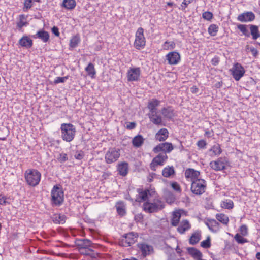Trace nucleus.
<instances>
[{
    "label": "nucleus",
    "instance_id": "f8f14e48",
    "mask_svg": "<svg viewBox=\"0 0 260 260\" xmlns=\"http://www.w3.org/2000/svg\"><path fill=\"white\" fill-rule=\"evenodd\" d=\"M168 159L166 154H159L155 157L150 164L151 169L153 171L156 170V167L158 165H164V162Z\"/></svg>",
    "mask_w": 260,
    "mask_h": 260
},
{
    "label": "nucleus",
    "instance_id": "7ed1b4c3",
    "mask_svg": "<svg viewBox=\"0 0 260 260\" xmlns=\"http://www.w3.org/2000/svg\"><path fill=\"white\" fill-rule=\"evenodd\" d=\"M41 174L37 170L28 169L24 173L25 179L27 183L31 186H36L40 182Z\"/></svg>",
    "mask_w": 260,
    "mask_h": 260
},
{
    "label": "nucleus",
    "instance_id": "3c124183",
    "mask_svg": "<svg viewBox=\"0 0 260 260\" xmlns=\"http://www.w3.org/2000/svg\"><path fill=\"white\" fill-rule=\"evenodd\" d=\"M57 159L60 162L63 163L68 159V158L67 154L62 153L59 154V155L57 158Z\"/></svg>",
    "mask_w": 260,
    "mask_h": 260
},
{
    "label": "nucleus",
    "instance_id": "ea45409f",
    "mask_svg": "<svg viewBox=\"0 0 260 260\" xmlns=\"http://www.w3.org/2000/svg\"><path fill=\"white\" fill-rule=\"evenodd\" d=\"M248 25H244V24H238L237 25V28L241 32L242 34L246 37H250V33L248 31V30L247 28V27Z\"/></svg>",
    "mask_w": 260,
    "mask_h": 260
},
{
    "label": "nucleus",
    "instance_id": "412c9836",
    "mask_svg": "<svg viewBox=\"0 0 260 260\" xmlns=\"http://www.w3.org/2000/svg\"><path fill=\"white\" fill-rule=\"evenodd\" d=\"M138 247L141 250L142 254L144 257L150 254L151 251L153 250L152 246L144 243L139 244Z\"/></svg>",
    "mask_w": 260,
    "mask_h": 260
},
{
    "label": "nucleus",
    "instance_id": "4d7b16f0",
    "mask_svg": "<svg viewBox=\"0 0 260 260\" xmlns=\"http://www.w3.org/2000/svg\"><path fill=\"white\" fill-rule=\"evenodd\" d=\"M28 22L24 21H19L17 23V27L19 30H21L23 26H26L28 25Z\"/></svg>",
    "mask_w": 260,
    "mask_h": 260
},
{
    "label": "nucleus",
    "instance_id": "f704fd0d",
    "mask_svg": "<svg viewBox=\"0 0 260 260\" xmlns=\"http://www.w3.org/2000/svg\"><path fill=\"white\" fill-rule=\"evenodd\" d=\"M65 216L61 214H55L52 217L53 222L56 224H63L65 222Z\"/></svg>",
    "mask_w": 260,
    "mask_h": 260
},
{
    "label": "nucleus",
    "instance_id": "4468645a",
    "mask_svg": "<svg viewBox=\"0 0 260 260\" xmlns=\"http://www.w3.org/2000/svg\"><path fill=\"white\" fill-rule=\"evenodd\" d=\"M237 19L241 22H251L255 19V15L252 12L246 11L239 14Z\"/></svg>",
    "mask_w": 260,
    "mask_h": 260
},
{
    "label": "nucleus",
    "instance_id": "473e14b6",
    "mask_svg": "<svg viewBox=\"0 0 260 260\" xmlns=\"http://www.w3.org/2000/svg\"><path fill=\"white\" fill-rule=\"evenodd\" d=\"M78 246L83 249H87L89 247L91 246L92 242L87 239L78 240Z\"/></svg>",
    "mask_w": 260,
    "mask_h": 260
},
{
    "label": "nucleus",
    "instance_id": "c85d7f7f",
    "mask_svg": "<svg viewBox=\"0 0 260 260\" xmlns=\"http://www.w3.org/2000/svg\"><path fill=\"white\" fill-rule=\"evenodd\" d=\"M118 170L120 175L125 176L128 173V163L123 162L118 165Z\"/></svg>",
    "mask_w": 260,
    "mask_h": 260
},
{
    "label": "nucleus",
    "instance_id": "6e6552de",
    "mask_svg": "<svg viewBox=\"0 0 260 260\" xmlns=\"http://www.w3.org/2000/svg\"><path fill=\"white\" fill-rule=\"evenodd\" d=\"M138 237V235L133 232L124 234L119 241V245L123 247H128L134 244Z\"/></svg>",
    "mask_w": 260,
    "mask_h": 260
},
{
    "label": "nucleus",
    "instance_id": "603ef678",
    "mask_svg": "<svg viewBox=\"0 0 260 260\" xmlns=\"http://www.w3.org/2000/svg\"><path fill=\"white\" fill-rule=\"evenodd\" d=\"M202 17L206 20H210L213 18V14L210 12L206 11L203 13Z\"/></svg>",
    "mask_w": 260,
    "mask_h": 260
},
{
    "label": "nucleus",
    "instance_id": "bb28decb",
    "mask_svg": "<svg viewBox=\"0 0 260 260\" xmlns=\"http://www.w3.org/2000/svg\"><path fill=\"white\" fill-rule=\"evenodd\" d=\"M190 228V225L188 220H183L177 228V231L180 234H183L186 231Z\"/></svg>",
    "mask_w": 260,
    "mask_h": 260
},
{
    "label": "nucleus",
    "instance_id": "cd10ccee",
    "mask_svg": "<svg viewBox=\"0 0 260 260\" xmlns=\"http://www.w3.org/2000/svg\"><path fill=\"white\" fill-rule=\"evenodd\" d=\"M117 212L121 216H123L126 214L125 206L123 202H118L115 206Z\"/></svg>",
    "mask_w": 260,
    "mask_h": 260
},
{
    "label": "nucleus",
    "instance_id": "f3484780",
    "mask_svg": "<svg viewBox=\"0 0 260 260\" xmlns=\"http://www.w3.org/2000/svg\"><path fill=\"white\" fill-rule=\"evenodd\" d=\"M148 117L150 119V120L154 124L160 126H165V123L162 121L161 116L159 115H158L157 112L149 113Z\"/></svg>",
    "mask_w": 260,
    "mask_h": 260
},
{
    "label": "nucleus",
    "instance_id": "7c9ffc66",
    "mask_svg": "<svg viewBox=\"0 0 260 260\" xmlns=\"http://www.w3.org/2000/svg\"><path fill=\"white\" fill-rule=\"evenodd\" d=\"M187 251L188 253L194 258L201 259L202 253L197 249L194 247L188 248Z\"/></svg>",
    "mask_w": 260,
    "mask_h": 260
},
{
    "label": "nucleus",
    "instance_id": "6e6d98bb",
    "mask_svg": "<svg viewBox=\"0 0 260 260\" xmlns=\"http://www.w3.org/2000/svg\"><path fill=\"white\" fill-rule=\"evenodd\" d=\"M68 78L67 76L66 77H57L55 80H54V82L55 84H58L59 83H63Z\"/></svg>",
    "mask_w": 260,
    "mask_h": 260
},
{
    "label": "nucleus",
    "instance_id": "6ab92c4d",
    "mask_svg": "<svg viewBox=\"0 0 260 260\" xmlns=\"http://www.w3.org/2000/svg\"><path fill=\"white\" fill-rule=\"evenodd\" d=\"M18 43L21 46L27 49L31 48L33 45L32 40L27 36H23Z\"/></svg>",
    "mask_w": 260,
    "mask_h": 260
},
{
    "label": "nucleus",
    "instance_id": "37998d69",
    "mask_svg": "<svg viewBox=\"0 0 260 260\" xmlns=\"http://www.w3.org/2000/svg\"><path fill=\"white\" fill-rule=\"evenodd\" d=\"M221 206L223 208L231 209L233 208L234 203L231 200H226L221 203Z\"/></svg>",
    "mask_w": 260,
    "mask_h": 260
},
{
    "label": "nucleus",
    "instance_id": "9b49d317",
    "mask_svg": "<svg viewBox=\"0 0 260 260\" xmlns=\"http://www.w3.org/2000/svg\"><path fill=\"white\" fill-rule=\"evenodd\" d=\"M141 74L140 68L139 67L130 68L127 73V80L129 82L138 81Z\"/></svg>",
    "mask_w": 260,
    "mask_h": 260
},
{
    "label": "nucleus",
    "instance_id": "f257e3e1",
    "mask_svg": "<svg viewBox=\"0 0 260 260\" xmlns=\"http://www.w3.org/2000/svg\"><path fill=\"white\" fill-rule=\"evenodd\" d=\"M61 137L67 142L72 141L75 136L76 129L75 126L71 123H62L60 125Z\"/></svg>",
    "mask_w": 260,
    "mask_h": 260
},
{
    "label": "nucleus",
    "instance_id": "39448f33",
    "mask_svg": "<svg viewBox=\"0 0 260 260\" xmlns=\"http://www.w3.org/2000/svg\"><path fill=\"white\" fill-rule=\"evenodd\" d=\"M164 204L159 200H154L153 203L147 201L143 204V209L148 213L157 212L164 208Z\"/></svg>",
    "mask_w": 260,
    "mask_h": 260
},
{
    "label": "nucleus",
    "instance_id": "69168bd1",
    "mask_svg": "<svg viewBox=\"0 0 260 260\" xmlns=\"http://www.w3.org/2000/svg\"><path fill=\"white\" fill-rule=\"evenodd\" d=\"M143 219L142 214H138L135 216V220L136 222H139Z\"/></svg>",
    "mask_w": 260,
    "mask_h": 260
},
{
    "label": "nucleus",
    "instance_id": "5fc2aeb1",
    "mask_svg": "<svg viewBox=\"0 0 260 260\" xmlns=\"http://www.w3.org/2000/svg\"><path fill=\"white\" fill-rule=\"evenodd\" d=\"M197 145L199 148L201 149H204L206 148L207 143L204 140H200L198 141Z\"/></svg>",
    "mask_w": 260,
    "mask_h": 260
},
{
    "label": "nucleus",
    "instance_id": "a19ab883",
    "mask_svg": "<svg viewBox=\"0 0 260 260\" xmlns=\"http://www.w3.org/2000/svg\"><path fill=\"white\" fill-rule=\"evenodd\" d=\"M80 41V37L78 35L74 36L71 40L70 42V47L74 48H76Z\"/></svg>",
    "mask_w": 260,
    "mask_h": 260
},
{
    "label": "nucleus",
    "instance_id": "393cba45",
    "mask_svg": "<svg viewBox=\"0 0 260 260\" xmlns=\"http://www.w3.org/2000/svg\"><path fill=\"white\" fill-rule=\"evenodd\" d=\"M249 27L251 35L253 40H256L257 38L260 37V32L258 29V26L255 25L249 24L248 25Z\"/></svg>",
    "mask_w": 260,
    "mask_h": 260
},
{
    "label": "nucleus",
    "instance_id": "aec40b11",
    "mask_svg": "<svg viewBox=\"0 0 260 260\" xmlns=\"http://www.w3.org/2000/svg\"><path fill=\"white\" fill-rule=\"evenodd\" d=\"M169 136V132L166 128H161L156 134L155 138L156 140L159 141H165Z\"/></svg>",
    "mask_w": 260,
    "mask_h": 260
},
{
    "label": "nucleus",
    "instance_id": "a878e982",
    "mask_svg": "<svg viewBox=\"0 0 260 260\" xmlns=\"http://www.w3.org/2000/svg\"><path fill=\"white\" fill-rule=\"evenodd\" d=\"M145 139L141 135H138L134 137L132 140V144L136 148L140 147L144 143Z\"/></svg>",
    "mask_w": 260,
    "mask_h": 260
},
{
    "label": "nucleus",
    "instance_id": "4c0bfd02",
    "mask_svg": "<svg viewBox=\"0 0 260 260\" xmlns=\"http://www.w3.org/2000/svg\"><path fill=\"white\" fill-rule=\"evenodd\" d=\"M85 70L89 76H90L91 78L94 77V75L96 74V71L93 63H89L88 65L85 68Z\"/></svg>",
    "mask_w": 260,
    "mask_h": 260
},
{
    "label": "nucleus",
    "instance_id": "052dcab7",
    "mask_svg": "<svg viewBox=\"0 0 260 260\" xmlns=\"http://www.w3.org/2000/svg\"><path fill=\"white\" fill-rule=\"evenodd\" d=\"M136 124L134 122H128L126 125V128L128 129H133L135 128Z\"/></svg>",
    "mask_w": 260,
    "mask_h": 260
},
{
    "label": "nucleus",
    "instance_id": "20e7f679",
    "mask_svg": "<svg viewBox=\"0 0 260 260\" xmlns=\"http://www.w3.org/2000/svg\"><path fill=\"white\" fill-rule=\"evenodd\" d=\"M206 187L207 184L205 180H193L191 185V191L196 195H201L205 192Z\"/></svg>",
    "mask_w": 260,
    "mask_h": 260
},
{
    "label": "nucleus",
    "instance_id": "a211bd4d",
    "mask_svg": "<svg viewBox=\"0 0 260 260\" xmlns=\"http://www.w3.org/2000/svg\"><path fill=\"white\" fill-rule=\"evenodd\" d=\"M200 173L198 171H196L193 169H187L185 172V176L186 178H190L192 182V180L199 179L198 178Z\"/></svg>",
    "mask_w": 260,
    "mask_h": 260
},
{
    "label": "nucleus",
    "instance_id": "c756f323",
    "mask_svg": "<svg viewBox=\"0 0 260 260\" xmlns=\"http://www.w3.org/2000/svg\"><path fill=\"white\" fill-rule=\"evenodd\" d=\"M76 5L75 0H63L61 6L68 10H73Z\"/></svg>",
    "mask_w": 260,
    "mask_h": 260
},
{
    "label": "nucleus",
    "instance_id": "e2e57ef3",
    "mask_svg": "<svg viewBox=\"0 0 260 260\" xmlns=\"http://www.w3.org/2000/svg\"><path fill=\"white\" fill-rule=\"evenodd\" d=\"M190 3L191 0H184L181 4L182 9H185Z\"/></svg>",
    "mask_w": 260,
    "mask_h": 260
},
{
    "label": "nucleus",
    "instance_id": "58836bf2",
    "mask_svg": "<svg viewBox=\"0 0 260 260\" xmlns=\"http://www.w3.org/2000/svg\"><path fill=\"white\" fill-rule=\"evenodd\" d=\"M218 31V26L214 24H211L208 27V31L211 36L214 37Z\"/></svg>",
    "mask_w": 260,
    "mask_h": 260
},
{
    "label": "nucleus",
    "instance_id": "de8ad7c7",
    "mask_svg": "<svg viewBox=\"0 0 260 260\" xmlns=\"http://www.w3.org/2000/svg\"><path fill=\"white\" fill-rule=\"evenodd\" d=\"M201 246L204 248H209L211 246V239L208 237L207 239L201 242Z\"/></svg>",
    "mask_w": 260,
    "mask_h": 260
},
{
    "label": "nucleus",
    "instance_id": "72a5a7b5",
    "mask_svg": "<svg viewBox=\"0 0 260 260\" xmlns=\"http://www.w3.org/2000/svg\"><path fill=\"white\" fill-rule=\"evenodd\" d=\"M174 174L175 171L173 166L165 167L162 171V175L164 177L166 178L170 177L172 175Z\"/></svg>",
    "mask_w": 260,
    "mask_h": 260
},
{
    "label": "nucleus",
    "instance_id": "2eb2a0df",
    "mask_svg": "<svg viewBox=\"0 0 260 260\" xmlns=\"http://www.w3.org/2000/svg\"><path fill=\"white\" fill-rule=\"evenodd\" d=\"M166 57L168 63L171 65L177 64L180 60V54L175 51L169 52Z\"/></svg>",
    "mask_w": 260,
    "mask_h": 260
},
{
    "label": "nucleus",
    "instance_id": "0e129e2a",
    "mask_svg": "<svg viewBox=\"0 0 260 260\" xmlns=\"http://www.w3.org/2000/svg\"><path fill=\"white\" fill-rule=\"evenodd\" d=\"M52 32L56 36H59V32L58 28L56 26H54L52 28Z\"/></svg>",
    "mask_w": 260,
    "mask_h": 260
},
{
    "label": "nucleus",
    "instance_id": "ddd939ff",
    "mask_svg": "<svg viewBox=\"0 0 260 260\" xmlns=\"http://www.w3.org/2000/svg\"><path fill=\"white\" fill-rule=\"evenodd\" d=\"M226 159L220 157L217 160L212 161L210 163V167L215 171H222L225 169Z\"/></svg>",
    "mask_w": 260,
    "mask_h": 260
},
{
    "label": "nucleus",
    "instance_id": "680f3d73",
    "mask_svg": "<svg viewBox=\"0 0 260 260\" xmlns=\"http://www.w3.org/2000/svg\"><path fill=\"white\" fill-rule=\"evenodd\" d=\"M84 156V153L81 151L79 153L75 154L74 155V157L77 159L81 160L83 158Z\"/></svg>",
    "mask_w": 260,
    "mask_h": 260
},
{
    "label": "nucleus",
    "instance_id": "774afa93",
    "mask_svg": "<svg viewBox=\"0 0 260 260\" xmlns=\"http://www.w3.org/2000/svg\"><path fill=\"white\" fill-rule=\"evenodd\" d=\"M213 133V132L212 131H209L208 129H206L205 131V136H206L208 138H210L213 135H212V134Z\"/></svg>",
    "mask_w": 260,
    "mask_h": 260
},
{
    "label": "nucleus",
    "instance_id": "09e8293b",
    "mask_svg": "<svg viewBox=\"0 0 260 260\" xmlns=\"http://www.w3.org/2000/svg\"><path fill=\"white\" fill-rule=\"evenodd\" d=\"M32 0H25L24 2V7L23 10L24 11H27L30 9L32 6Z\"/></svg>",
    "mask_w": 260,
    "mask_h": 260
},
{
    "label": "nucleus",
    "instance_id": "4be33fe9",
    "mask_svg": "<svg viewBox=\"0 0 260 260\" xmlns=\"http://www.w3.org/2000/svg\"><path fill=\"white\" fill-rule=\"evenodd\" d=\"M160 101L156 99L150 100L147 105V108L150 111L149 113H153L156 112L157 107L159 105Z\"/></svg>",
    "mask_w": 260,
    "mask_h": 260
},
{
    "label": "nucleus",
    "instance_id": "864d4df0",
    "mask_svg": "<svg viewBox=\"0 0 260 260\" xmlns=\"http://www.w3.org/2000/svg\"><path fill=\"white\" fill-rule=\"evenodd\" d=\"M240 232L242 235L245 236L247 235L248 228L246 225H242L240 228Z\"/></svg>",
    "mask_w": 260,
    "mask_h": 260
},
{
    "label": "nucleus",
    "instance_id": "b1692460",
    "mask_svg": "<svg viewBox=\"0 0 260 260\" xmlns=\"http://www.w3.org/2000/svg\"><path fill=\"white\" fill-rule=\"evenodd\" d=\"M161 114H162L164 118L169 120L172 119L174 116V110L171 107L163 108L161 109Z\"/></svg>",
    "mask_w": 260,
    "mask_h": 260
},
{
    "label": "nucleus",
    "instance_id": "5701e85b",
    "mask_svg": "<svg viewBox=\"0 0 260 260\" xmlns=\"http://www.w3.org/2000/svg\"><path fill=\"white\" fill-rule=\"evenodd\" d=\"M139 193L138 197L136 199L137 202H141L146 201L148 199V195H150V191L149 190H143L140 188L137 189Z\"/></svg>",
    "mask_w": 260,
    "mask_h": 260
},
{
    "label": "nucleus",
    "instance_id": "c9c22d12",
    "mask_svg": "<svg viewBox=\"0 0 260 260\" xmlns=\"http://www.w3.org/2000/svg\"><path fill=\"white\" fill-rule=\"evenodd\" d=\"M216 219L223 224L228 225L229 219L227 215L223 213H218L216 215Z\"/></svg>",
    "mask_w": 260,
    "mask_h": 260
},
{
    "label": "nucleus",
    "instance_id": "2f4dec72",
    "mask_svg": "<svg viewBox=\"0 0 260 260\" xmlns=\"http://www.w3.org/2000/svg\"><path fill=\"white\" fill-rule=\"evenodd\" d=\"M201 236V233L200 232H194L192 234L189 239V243L192 245L196 244L200 240Z\"/></svg>",
    "mask_w": 260,
    "mask_h": 260
},
{
    "label": "nucleus",
    "instance_id": "0eeeda50",
    "mask_svg": "<svg viewBox=\"0 0 260 260\" xmlns=\"http://www.w3.org/2000/svg\"><path fill=\"white\" fill-rule=\"evenodd\" d=\"M120 155V150L116 148H110L105 154V159L107 164L116 161Z\"/></svg>",
    "mask_w": 260,
    "mask_h": 260
},
{
    "label": "nucleus",
    "instance_id": "49530a36",
    "mask_svg": "<svg viewBox=\"0 0 260 260\" xmlns=\"http://www.w3.org/2000/svg\"><path fill=\"white\" fill-rule=\"evenodd\" d=\"M211 223H209L210 224L211 228L212 229V231H216L219 228V223L214 219H210Z\"/></svg>",
    "mask_w": 260,
    "mask_h": 260
},
{
    "label": "nucleus",
    "instance_id": "dca6fc26",
    "mask_svg": "<svg viewBox=\"0 0 260 260\" xmlns=\"http://www.w3.org/2000/svg\"><path fill=\"white\" fill-rule=\"evenodd\" d=\"M31 37L34 39H39L43 43H47L50 38V35L48 32L43 29L38 30L35 35H32Z\"/></svg>",
    "mask_w": 260,
    "mask_h": 260
},
{
    "label": "nucleus",
    "instance_id": "f03ea898",
    "mask_svg": "<svg viewBox=\"0 0 260 260\" xmlns=\"http://www.w3.org/2000/svg\"><path fill=\"white\" fill-rule=\"evenodd\" d=\"M51 203L53 206H60L64 201L62 188L59 185H54L51 190Z\"/></svg>",
    "mask_w": 260,
    "mask_h": 260
},
{
    "label": "nucleus",
    "instance_id": "423d86ee",
    "mask_svg": "<svg viewBox=\"0 0 260 260\" xmlns=\"http://www.w3.org/2000/svg\"><path fill=\"white\" fill-rule=\"evenodd\" d=\"M145 44L146 39L144 35V29L142 27H139L136 32L134 47L136 49L140 50L144 48Z\"/></svg>",
    "mask_w": 260,
    "mask_h": 260
},
{
    "label": "nucleus",
    "instance_id": "8fccbe9b",
    "mask_svg": "<svg viewBox=\"0 0 260 260\" xmlns=\"http://www.w3.org/2000/svg\"><path fill=\"white\" fill-rule=\"evenodd\" d=\"M9 198L4 195L0 194V205L5 206L9 204L10 202L8 201Z\"/></svg>",
    "mask_w": 260,
    "mask_h": 260
},
{
    "label": "nucleus",
    "instance_id": "a18cd8bd",
    "mask_svg": "<svg viewBox=\"0 0 260 260\" xmlns=\"http://www.w3.org/2000/svg\"><path fill=\"white\" fill-rule=\"evenodd\" d=\"M234 238L235 240L237 242V243L239 244H244V243L247 242V239L244 238L239 234H236Z\"/></svg>",
    "mask_w": 260,
    "mask_h": 260
},
{
    "label": "nucleus",
    "instance_id": "338daca9",
    "mask_svg": "<svg viewBox=\"0 0 260 260\" xmlns=\"http://www.w3.org/2000/svg\"><path fill=\"white\" fill-rule=\"evenodd\" d=\"M250 51L252 52L253 55L254 57H256L258 54V51L256 49L254 48H252L250 49Z\"/></svg>",
    "mask_w": 260,
    "mask_h": 260
},
{
    "label": "nucleus",
    "instance_id": "bf43d9fd",
    "mask_svg": "<svg viewBox=\"0 0 260 260\" xmlns=\"http://www.w3.org/2000/svg\"><path fill=\"white\" fill-rule=\"evenodd\" d=\"M171 186L173 188V189L174 190H176V191H178V192L181 191V188H180V185L178 184V183H177L176 182H173L171 184Z\"/></svg>",
    "mask_w": 260,
    "mask_h": 260
},
{
    "label": "nucleus",
    "instance_id": "13d9d810",
    "mask_svg": "<svg viewBox=\"0 0 260 260\" xmlns=\"http://www.w3.org/2000/svg\"><path fill=\"white\" fill-rule=\"evenodd\" d=\"M220 62V58L218 56H215L213 58L211 61V62L213 66H217Z\"/></svg>",
    "mask_w": 260,
    "mask_h": 260
},
{
    "label": "nucleus",
    "instance_id": "e433bc0d",
    "mask_svg": "<svg viewBox=\"0 0 260 260\" xmlns=\"http://www.w3.org/2000/svg\"><path fill=\"white\" fill-rule=\"evenodd\" d=\"M180 217L181 214L179 211L174 212L171 221L172 225L174 226H177L179 223Z\"/></svg>",
    "mask_w": 260,
    "mask_h": 260
},
{
    "label": "nucleus",
    "instance_id": "79ce46f5",
    "mask_svg": "<svg viewBox=\"0 0 260 260\" xmlns=\"http://www.w3.org/2000/svg\"><path fill=\"white\" fill-rule=\"evenodd\" d=\"M175 46V43L173 41H166L162 46L163 49L166 50H172Z\"/></svg>",
    "mask_w": 260,
    "mask_h": 260
},
{
    "label": "nucleus",
    "instance_id": "9d476101",
    "mask_svg": "<svg viewBox=\"0 0 260 260\" xmlns=\"http://www.w3.org/2000/svg\"><path fill=\"white\" fill-rule=\"evenodd\" d=\"M174 149V147L171 143L165 142L160 143L155 146L153 151L155 153H158L160 151L164 152V154L170 153Z\"/></svg>",
    "mask_w": 260,
    "mask_h": 260
},
{
    "label": "nucleus",
    "instance_id": "c03bdc74",
    "mask_svg": "<svg viewBox=\"0 0 260 260\" xmlns=\"http://www.w3.org/2000/svg\"><path fill=\"white\" fill-rule=\"evenodd\" d=\"M210 151L212 152V153L215 155H219L222 152V150L220 148V146L219 144L217 145H214L210 149Z\"/></svg>",
    "mask_w": 260,
    "mask_h": 260
},
{
    "label": "nucleus",
    "instance_id": "1a4fd4ad",
    "mask_svg": "<svg viewBox=\"0 0 260 260\" xmlns=\"http://www.w3.org/2000/svg\"><path fill=\"white\" fill-rule=\"evenodd\" d=\"M233 77L236 81H239L244 75L245 71L242 66L239 63H236L234 64L232 69H230Z\"/></svg>",
    "mask_w": 260,
    "mask_h": 260
}]
</instances>
